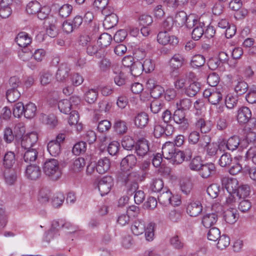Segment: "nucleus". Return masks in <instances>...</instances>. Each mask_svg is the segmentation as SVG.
<instances>
[{"label": "nucleus", "instance_id": "nucleus-23", "mask_svg": "<svg viewBox=\"0 0 256 256\" xmlns=\"http://www.w3.org/2000/svg\"><path fill=\"white\" fill-rule=\"evenodd\" d=\"M113 128L114 130L118 134H124L126 133L128 130L126 122L119 118L115 120Z\"/></svg>", "mask_w": 256, "mask_h": 256}, {"label": "nucleus", "instance_id": "nucleus-19", "mask_svg": "<svg viewBox=\"0 0 256 256\" xmlns=\"http://www.w3.org/2000/svg\"><path fill=\"white\" fill-rule=\"evenodd\" d=\"M216 171V167L212 163H208L202 164L199 170V174L203 178H206L210 177Z\"/></svg>", "mask_w": 256, "mask_h": 256}, {"label": "nucleus", "instance_id": "nucleus-25", "mask_svg": "<svg viewBox=\"0 0 256 256\" xmlns=\"http://www.w3.org/2000/svg\"><path fill=\"white\" fill-rule=\"evenodd\" d=\"M200 84L198 82H194L190 83L188 86L185 88L184 93L188 96H194L200 90Z\"/></svg>", "mask_w": 256, "mask_h": 256}, {"label": "nucleus", "instance_id": "nucleus-22", "mask_svg": "<svg viewBox=\"0 0 256 256\" xmlns=\"http://www.w3.org/2000/svg\"><path fill=\"white\" fill-rule=\"evenodd\" d=\"M149 120L148 116L144 112L138 114L134 118V124L136 127L142 128L146 126Z\"/></svg>", "mask_w": 256, "mask_h": 256}, {"label": "nucleus", "instance_id": "nucleus-5", "mask_svg": "<svg viewBox=\"0 0 256 256\" xmlns=\"http://www.w3.org/2000/svg\"><path fill=\"white\" fill-rule=\"evenodd\" d=\"M113 185V179L111 176H106L98 182V186L102 196L107 194Z\"/></svg>", "mask_w": 256, "mask_h": 256}, {"label": "nucleus", "instance_id": "nucleus-63", "mask_svg": "<svg viewBox=\"0 0 256 256\" xmlns=\"http://www.w3.org/2000/svg\"><path fill=\"white\" fill-rule=\"evenodd\" d=\"M202 166L200 157L196 156L192 159L189 164V167L191 170L198 171Z\"/></svg>", "mask_w": 256, "mask_h": 256}, {"label": "nucleus", "instance_id": "nucleus-58", "mask_svg": "<svg viewBox=\"0 0 256 256\" xmlns=\"http://www.w3.org/2000/svg\"><path fill=\"white\" fill-rule=\"evenodd\" d=\"M122 145L124 149L130 150L134 148L136 144L132 137L126 136L122 139Z\"/></svg>", "mask_w": 256, "mask_h": 256}, {"label": "nucleus", "instance_id": "nucleus-41", "mask_svg": "<svg viewBox=\"0 0 256 256\" xmlns=\"http://www.w3.org/2000/svg\"><path fill=\"white\" fill-rule=\"evenodd\" d=\"M187 16V14L184 11L178 12L176 14L174 18V19L175 24L178 26H182L186 24Z\"/></svg>", "mask_w": 256, "mask_h": 256}, {"label": "nucleus", "instance_id": "nucleus-28", "mask_svg": "<svg viewBox=\"0 0 256 256\" xmlns=\"http://www.w3.org/2000/svg\"><path fill=\"white\" fill-rule=\"evenodd\" d=\"M224 218L227 223L234 224L238 219L236 210L233 208L228 209L224 212Z\"/></svg>", "mask_w": 256, "mask_h": 256}, {"label": "nucleus", "instance_id": "nucleus-1", "mask_svg": "<svg viewBox=\"0 0 256 256\" xmlns=\"http://www.w3.org/2000/svg\"><path fill=\"white\" fill-rule=\"evenodd\" d=\"M129 171L118 172L117 178L119 182L126 187L128 193L132 194L138 188V182L143 181L146 178V173L144 172L140 174L139 172Z\"/></svg>", "mask_w": 256, "mask_h": 256}, {"label": "nucleus", "instance_id": "nucleus-52", "mask_svg": "<svg viewBox=\"0 0 256 256\" xmlns=\"http://www.w3.org/2000/svg\"><path fill=\"white\" fill-rule=\"evenodd\" d=\"M205 63V58L202 54H196L192 56L190 64L194 68L202 66Z\"/></svg>", "mask_w": 256, "mask_h": 256}, {"label": "nucleus", "instance_id": "nucleus-14", "mask_svg": "<svg viewBox=\"0 0 256 256\" xmlns=\"http://www.w3.org/2000/svg\"><path fill=\"white\" fill-rule=\"evenodd\" d=\"M134 150L138 156L143 157L149 150L148 141L144 138L139 139L136 144Z\"/></svg>", "mask_w": 256, "mask_h": 256}, {"label": "nucleus", "instance_id": "nucleus-54", "mask_svg": "<svg viewBox=\"0 0 256 256\" xmlns=\"http://www.w3.org/2000/svg\"><path fill=\"white\" fill-rule=\"evenodd\" d=\"M164 103L159 100H153L150 105V108L152 112L154 114H158L162 108H164Z\"/></svg>", "mask_w": 256, "mask_h": 256}, {"label": "nucleus", "instance_id": "nucleus-45", "mask_svg": "<svg viewBox=\"0 0 256 256\" xmlns=\"http://www.w3.org/2000/svg\"><path fill=\"white\" fill-rule=\"evenodd\" d=\"M143 71L142 62L140 61H136L130 68V72L132 76L134 77L140 76Z\"/></svg>", "mask_w": 256, "mask_h": 256}, {"label": "nucleus", "instance_id": "nucleus-2", "mask_svg": "<svg viewBox=\"0 0 256 256\" xmlns=\"http://www.w3.org/2000/svg\"><path fill=\"white\" fill-rule=\"evenodd\" d=\"M43 170L46 175L53 180H58L62 176L60 164L56 159L46 160L44 164Z\"/></svg>", "mask_w": 256, "mask_h": 256}, {"label": "nucleus", "instance_id": "nucleus-40", "mask_svg": "<svg viewBox=\"0 0 256 256\" xmlns=\"http://www.w3.org/2000/svg\"><path fill=\"white\" fill-rule=\"evenodd\" d=\"M112 108V104L108 101L103 100L100 101L98 106L94 110V112H108Z\"/></svg>", "mask_w": 256, "mask_h": 256}, {"label": "nucleus", "instance_id": "nucleus-4", "mask_svg": "<svg viewBox=\"0 0 256 256\" xmlns=\"http://www.w3.org/2000/svg\"><path fill=\"white\" fill-rule=\"evenodd\" d=\"M174 128L172 125L166 124V126L156 122L154 128V136L156 138H166L170 136L174 132Z\"/></svg>", "mask_w": 256, "mask_h": 256}, {"label": "nucleus", "instance_id": "nucleus-20", "mask_svg": "<svg viewBox=\"0 0 256 256\" xmlns=\"http://www.w3.org/2000/svg\"><path fill=\"white\" fill-rule=\"evenodd\" d=\"M17 44L22 48L26 47L32 42V38L26 32H20L15 38Z\"/></svg>", "mask_w": 256, "mask_h": 256}, {"label": "nucleus", "instance_id": "nucleus-60", "mask_svg": "<svg viewBox=\"0 0 256 256\" xmlns=\"http://www.w3.org/2000/svg\"><path fill=\"white\" fill-rule=\"evenodd\" d=\"M50 191L46 188H42L38 194V200L42 204L48 202L50 200Z\"/></svg>", "mask_w": 256, "mask_h": 256}, {"label": "nucleus", "instance_id": "nucleus-34", "mask_svg": "<svg viewBox=\"0 0 256 256\" xmlns=\"http://www.w3.org/2000/svg\"><path fill=\"white\" fill-rule=\"evenodd\" d=\"M24 160L25 162L31 163L36 161L38 158V152L36 148H30L26 150Z\"/></svg>", "mask_w": 256, "mask_h": 256}, {"label": "nucleus", "instance_id": "nucleus-13", "mask_svg": "<svg viewBox=\"0 0 256 256\" xmlns=\"http://www.w3.org/2000/svg\"><path fill=\"white\" fill-rule=\"evenodd\" d=\"M70 71V66L66 64H62L58 68L56 74V79L60 82H64L68 80Z\"/></svg>", "mask_w": 256, "mask_h": 256}, {"label": "nucleus", "instance_id": "nucleus-39", "mask_svg": "<svg viewBox=\"0 0 256 256\" xmlns=\"http://www.w3.org/2000/svg\"><path fill=\"white\" fill-rule=\"evenodd\" d=\"M240 144V139L239 136H234L228 140L226 146L228 150L233 151L238 148Z\"/></svg>", "mask_w": 256, "mask_h": 256}, {"label": "nucleus", "instance_id": "nucleus-30", "mask_svg": "<svg viewBox=\"0 0 256 256\" xmlns=\"http://www.w3.org/2000/svg\"><path fill=\"white\" fill-rule=\"evenodd\" d=\"M17 172L14 169L7 168L4 172V176L6 182L10 184H13L17 179Z\"/></svg>", "mask_w": 256, "mask_h": 256}, {"label": "nucleus", "instance_id": "nucleus-7", "mask_svg": "<svg viewBox=\"0 0 256 256\" xmlns=\"http://www.w3.org/2000/svg\"><path fill=\"white\" fill-rule=\"evenodd\" d=\"M86 52L90 56H95L96 58H100L106 55L104 49L102 48L94 41H92L86 47Z\"/></svg>", "mask_w": 256, "mask_h": 256}, {"label": "nucleus", "instance_id": "nucleus-57", "mask_svg": "<svg viewBox=\"0 0 256 256\" xmlns=\"http://www.w3.org/2000/svg\"><path fill=\"white\" fill-rule=\"evenodd\" d=\"M206 192L210 197L214 198L218 195L220 192V187L218 184H212L208 187Z\"/></svg>", "mask_w": 256, "mask_h": 256}, {"label": "nucleus", "instance_id": "nucleus-62", "mask_svg": "<svg viewBox=\"0 0 256 256\" xmlns=\"http://www.w3.org/2000/svg\"><path fill=\"white\" fill-rule=\"evenodd\" d=\"M24 106L22 102L16 103L13 108V114L16 118H20L24 114Z\"/></svg>", "mask_w": 256, "mask_h": 256}, {"label": "nucleus", "instance_id": "nucleus-38", "mask_svg": "<svg viewBox=\"0 0 256 256\" xmlns=\"http://www.w3.org/2000/svg\"><path fill=\"white\" fill-rule=\"evenodd\" d=\"M248 90V84L242 80L236 82L234 85V90L238 95H242L246 93Z\"/></svg>", "mask_w": 256, "mask_h": 256}, {"label": "nucleus", "instance_id": "nucleus-55", "mask_svg": "<svg viewBox=\"0 0 256 256\" xmlns=\"http://www.w3.org/2000/svg\"><path fill=\"white\" fill-rule=\"evenodd\" d=\"M16 136H14V132L10 127H6L4 130V140L7 144L11 143Z\"/></svg>", "mask_w": 256, "mask_h": 256}, {"label": "nucleus", "instance_id": "nucleus-47", "mask_svg": "<svg viewBox=\"0 0 256 256\" xmlns=\"http://www.w3.org/2000/svg\"><path fill=\"white\" fill-rule=\"evenodd\" d=\"M20 96V93L18 90L8 88L6 92V98L10 102H16Z\"/></svg>", "mask_w": 256, "mask_h": 256}, {"label": "nucleus", "instance_id": "nucleus-61", "mask_svg": "<svg viewBox=\"0 0 256 256\" xmlns=\"http://www.w3.org/2000/svg\"><path fill=\"white\" fill-rule=\"evenodd\" d=\"M222 94L220 92L212 90V94L210 96L208 101L212 104L216 105L222 100Z\"/></svg>", "mask_w": 256, "mask_h": 256}, {"label": "nucleus", "instance_id": "nucleus-43", "mask_svg": "<svg viewBox=\"0 0 256 256\" xmlns=\"http://www.w3.org/2000/svg\"><path fill=\"white\" fill-rule=\"evenodd\" d=\"M192 105V102L190 99L184 98L178 101L176 103V108L183 111L189 110Z\"/></svg>", "mask_w": 256, "mask_h": 256}, {"label": "nucleus", "instance_id": "nucleus-35", "mask_svg": "<svg viewBox=\"0 0 256 256\" xmlns=\"http://www.w3.org/2000/svg\"><path fill=\"white\" fill-rule=\"evenodd\" d=\"M40 118L43 122L46 123L51 128H54L58 124V120L57 118L53 114L49 115L42 114Z\"/></svg>", "mask_w": 256, "mask_h": 256}, {"label": "nucleus", "instance_id": "nucleus-31", "mask_svg": "<svg viewBox=\"0 0 256 256\" xmlns=\"http://www.w3.org/2000/svg\"><path fill=\"white\" fill-rule=\"evenodd\" d=\"M24 114L27 118H32L34 117L37 112L36 106L32 103L29 102L24 106Z\"/></svg>", "mask_w": 256, "mask_h": 256}, {"label": "nucleus", "instance_id": "nucleus-12", "mask_svg": "<svg viewBox=\"0 0 256 256\" xmlns=\"http://www.w3.org/2000/svg\"><path fill=\"white\" fill-rule=\"evenodd\" d=\"M184 112L177 108L174 112L172 118L176 123L180 124L182 128L185 130L188 127L189 124Z\"/></svg>", "mask_w": 256, "mask_h": 256}, {"label": "nucleus", "instance_id": "nucleus-29", "mask_svg": "<svg viewBox=\"0 0 256 256\" xmlns=\"http://www.w3.org/2000/svg\"><path fill=\"white\" fill-rule=\"evenodd\" d=\"M16 162V155L13 152H6L4 156L3 164L7 168H10Z\"/></svg>", "mask_w": 256, "mask_h": 256}, {"label": "nucleus", "instance_id": "nucleus-64", "mask_svg": "<svg viewBox=\"0 0 256 256\" xmlns=\"http://www.w3.org/2000/svg\"><path fill=\"white\" fill-rule=\"evenodd\" d=\"M242 172L246 175H248L252 180L256 181V167L245 166L243 168Z\"/></svg>", "mask_w": 256, "mask_h": 256}, {"label": "nucleus", "instance_id": "nucleus-18", "mask_svg": "<svg viewBox=\"0 0 256 256\" xmlns=\"http://www.w3.org/2000/svg\"><path fill=\"white\" fill-rule=\"evenodd\" d=\"M26 176L30 180H36L40 176L41 170L38 166L30 164L26 170Z\"/></svg>", "mask_w": 256, "mask_h": 256}, {"label": "nucleus", "instance_id": "nucleus-11", "mask_svg": "<svg viewBox=\"0 0 256 256\" xmlns=\"http://www.w3.org/2000/svg\"><path fill=\"white\" fill-rule=\"evenodd\" d=\"M137 159L134 154H128L120 162V171L130 170L136 166Z\"/></svg>", "mask_w": 256, "mask_h": 256}, {"label": "nucleus", "instance_id": "nucleus-32", "mask_svg": "<svg viewBox=\"0 0 256 256\" xmlns=\"http://www.w3.org/2000/svg\"><path fill=\"white\" fill-rule=\"evenodd\" d=\"M172 198V194L170 190L164 188L158 196V200L160 204L166 206L170 204Z\"/></svg>", "mask_w": 256, "mask_h": 256}, {"label": "nucleus", "instance_id": "nucleus-48", "mask_svg": "<svg viewBox=\"0 0 256 256\" xmlns=\"http://www.w3.org/2000/svg\"><path fill=\"white\" fill-rule=\"evenodd\" d=\"M232 158L231 155L226 152L222 155L219 159L218 164L222 167H228L232 164Z\"/></svg>", "mask_w": 256, "mask_h": 256}, {"label": "nucleus", "instance_id": "nucleus-6", "mask_svg": "<svg viewBox=\"0 0 256 256\" xmlns=\"http://www.w3.org/2000/svg\"><path fill=\"white\" fill-rule=\"evenodd\" d=\"M158 42L165 46L168 44L170 45L176 44L178 41L176 37L174 36H170L167 31L160 32L157 36Z\"/></svg>", "mask_w": 256, "mask_h": 256}, {"label": "nucleus", "instance_id": "nucleus-24", "mask_svg": "<svg viewBox=\"0 0 256 256\" xmlns=\"http://www.w3.org/2000/svg\"><path fill=\"white\" fill-rule=\"evenodd\" d=\"M205 24L204 22H198L194 28L192 32V37L195 40H198L204 34V28Z\"/></svg>", "mask_w": 256, "mask_h": 256}, {"label": "nucleus", "instance_id": "nucleus-27", "mask_svg": "<svg viewBox=\"0 0 256 256\" xmlns=\"http://www.w3.org/2000/svg\"><path fill=\"white\" fill-rule=\"evenodd\" d=\"M145 224L142 220H135L131 227L132 233L136 236L142 234L145 230Z\"/></svg>", "mask_w": 256, "mask_h": 256}, {"label": "nucleus", "instance_id": "nucleus-46", "mask_svg": "<svg viewBox=\"0 0 256 256\" xmlns=\"http://www.w3.org/2000/svg\"><path fill=\"white\" fill-rule=\"evenodd\" d=\"M195 125L196 127L200 129L202 133L206 134L209 132L211 129L210 124L206 122L203 118L198 120L196 122Z\"/></svg>", "mask_w": 256, "mask_h": 256}, {"label": "nucleus", "instance_id": "nucleus-3", "mask_svg": "<svg viewBox=\"0 0 256 256\" xmlns=\"http://www.w3.org/2000/svg\"><path fill=\"white\" fill-rule=\"evenodd\" d=\"M212 210L214 212L204 214L202 218V222L206 228H210L216 222L219 214L222 210V206L218 204L212 206Z\"/></svg>", "mask_w": 256, "mask_h": 256}, {"label": "nucleus", "instance_id": "nucleus-44", "mask_svg": "<svg viewBox=\"0 0 256 256\" xmlns=\"http://www.w3.org/2000/svg\"><path fill=\"white\" fill-rule=\"evenodd\" d=\"M250 193V188L248 184H243L238 186L236 194V195L240 199H245L248 196H249Z\"/></svg>", "mask_w": 256, "mask_h": 256}, {"label": "nucleus", "instance_id": "nucleus-9", "mask_svg": "<svg viewBox=\"0 0 256 256\" xmlns=\"http://www.w3.org/2000/svg\"><path fill=\"white\" fill-rule=\"evenodd\" d=\"M38 136L36 133L30 132L22 136L21 142L22 147L24 150L32 148V147L36 142Z\"/></svg>", "mask_w": 256, "mask_h": 256}, {"label": "nucleus", "instance_id": "nucleus-59", "mask_svg": "<svg viewBox=\"0 0 256 256\" xmlns=\"http://www.w3.org/2000/svg\"><path fill=\"white\" fill-rule=\"evenodd\" d=\"M72 10V6L68 4H65L62 5L59 8V15L64 18L68 17L71 14Z\"/></svg>", "mask_w": 256, "mask_h": 256}, {"label": "nucleus", "instance_id": "nucleus-33", "mask_svg": "<svg viewBox=\"0 0 256 256\" xmlns=\"http://www.w3.org/2000/svg\"><path fill=\"white\" fill-rule=\"evenodd\" d=\"M118 22V17L116 14H112L105 17L103 22L104 26L106 29H110L116 25Z\"/></svg>", "mask_w": 256, "mask_h": 256}, {"label": "nucleus", "instance_id": "nucleus-15", "mask_svg": "<svg viewBox=\"0 0 256 256\" xmlns=\"http://www.w3.org/2000/svg\"><path fill=\"white\" fill-rule=\"evenodd\" d=\"M252 117V112L249 108L242 106L238 112L237 120L240 124L247 123Z\"/></svg>", "mask_w": 256, "mask_h": 256}, {"label": "nucleus", "instance_id": "nucleus-37", "mask_svg": "<svg viewBox=\"0 0 256 256\" xmlns=\"http://www.w3.org/2000/svg\"><path fill=\"white\" fill-rule=\"evenodd\" d=\"M58 108L61 112L68 114L71 112L72 108L71 101L67 99L61 100L58 103Z\"/></svg>", "mask_w": 256, "mask_h": 256}, {"label": "nucleus", "instance_id": "nucleus-21", "mask_svg": "<svg viewBox=\"0 0 256 256\" xmlns=\"http://www.w3.org/2000/svg\"><path fill=\"white\" fill-rule=\"evenodd\" d=\"M110 159L105 157L98 160L96 166V170L100 174H103L110 168Z\"/></svg>", "mask_w": 256, "mask_h": 256}, {"label": "nucleus", "instance_id": "nucleus-10", "mask_svg": "<svg viewBox=\"0 0 256 256\" xmlns=\"http://www.w3.org/2000/svg\"><path fill=\"white\" fill-rule=\"evenodd\" d=\"M202 206L201 202L198 200H192L188 203L186 210L190 216H196L201 213Z\"/></svg>", "mask_w": 256, "mask_h": 256}, {"label": "nucleus", "instance_id": "nucleus-53", "mask_svg": "<svg viewBox=\"0 0 256 256\" xmlns=\"http://www.w3.org/2000/svg\"><path fill=\"white\" fill-rule=\"evenodd\" d=\"M85 164L84 159L82 158H78L74 160L72 168L74 172H80L83 170Z\"/></svg>", "mask_w": 256, "mask_h": 256}, {"label": "nucleus", "instance_id": "nucleus-16", "mask_svg": "<svg viewBox=\"0 0 256 256\" xmlns=\"http://www.w3.org/2000/svg\"><path fill=\"white\" fill-rule=\"evenodd\" d=\"M184 62V58L182 55L179 54H174L169 62L170 66L172 69V71L170 72V74L174 73L175 70L181 68L183 66Z\"/></svg>", "mask_w": 256, "mask_h": 256}, {"label": "nucleus", "instance_id": "nucleus-51", "mask_svg": "<svg viewBox=\"0 0 256 256\" xmlns=\"http://www.w3.org/2000/svg\"><path fill=\"white\" fill-rule=\"evenodd\" d=\"M98 92L94 89H91L87 91L84 95L86 102L89 104H94L97 100Z\"/></svg>", "mask_w": 256, "mask_h": 256}, {"label": "nucleus", "instance_id": "nucleus-8", "mask_svg": "<svg viewBox=\"0 0 256 256\" xmlns=\"http://www.w3.org/2000/svg\"><path fill=\"white\" fill-rule=\"evenodd\" d=\"M221 182L223 186L227 190L228 192L236 194L238 188V182L235 178H230L224 176L221 178Z\"/></svg>", "mask_w": 256, "mask_h": 256}, {"label": "nucleus", "instance_id": "nucleus-50", "mask_svg": "<svg viewBox=\"0 0 256 256\" xmlns=\"http://www.w3.org/2000/svg\"><path fill=\"white\" fill-rule=\"evenodd\" d=\"M40 4L37 1H31L26 6V11L30 14H36L40 8Z\"/></svg>", "mask_w": 256, "mask_h": 256}, {"label": "nucleus", "instance_id": "nucleus-49", "mask_svg": "<svg viewBox=\"0 0 256 256\" xmlns=\"http://www.w3.org/2000/svg\"><path fill=\"white\" fill-rule=\"evenodd\" d=\"M86 150V144L84 142L76 143L73 146L72 152L75 155L78 156L84 153Z\"/></svg>", "mask_w": 256, "mask_h": 256}, {"label": "nucleus", "instance_id": "nucleus-36", "mask_svg": "<svg viewBox=\"0 0 256 256\" xmlns=\"http://www.w3.org/2000/svg\"><path fill=\"white\" fill-rule=\"evenodd\" d=\"M111 36L107 33L102 34L98 38L97 44L102 48L108 46L112 42Z\"/></svg>", "mask_w": 256, "mask_h": 256}, {"label": "nucleus", "instance_id": "nucleus-17", "mask_svg": "<svg viewBox=\"0 0 256 256\" xmlns=\"http://www.w3.org/2000/svg\"><path fill=\"white\" fill-rule=\"evenodd\" d=\"M178 149L172 142H166L162 147V155L164 158L170 160Z\"/></svg>", "mask_w": 256, "mask_h": 256}, {"label": "nucleus", "instance_id": "nucleus-26", "mask_svg": "<svg viewBox=\"0 0 256 256\" xmlns=\"http://www.w3.org/2000/svg\"><path fill=\"white\" fill-rule=\"evenodd\" d=\"M48 150L52 156H56L61 152V146L58 142L50 140L47 145Z\"/></svg>", "mask_w": 256, "mask_h": 256}, {"label": "nucleus", "instance_id": "nucleus-56", "mask_svg": "<svg viewBox=\"0 0 256 256\" xmlns=\"http://www.w3.org/2000/svg\"><path fill=\"white\" fill-rule=\"evenodd\" d=\"M150 189L154 192H160L163 191L164 189V182L162 179L156 178L153 180Z\"/></svg>", "mask_w": 256, "mask_h": 256}, {"label": "nucleus", "instance_id": "nucleus-42", "mask_svg": "<svg viewBox=\"0 0 256 256\" xmlns=\"http://www.w3.org/2000/svg\"><path fill=\"white\" fill-rule=\"evenodd\" d=\"M170 4V0L163 1L162 4H158L154 10V16L157 18H162L165 14L164 6H168Z\"/></svg>", "mask_w": 256, "mask_h": 256}]
</instances>
